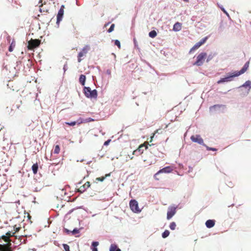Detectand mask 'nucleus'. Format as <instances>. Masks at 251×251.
Here are the masks:
<instances>
[{
	"instance_id": "nucleus-1",
	"label": "nucleus",
	"mask_w": 251,
	"mask_h": 251,
	"mask_svg": "<svg viewBox=\"0 0 251 251\" xmlns=\"http://www.w3.org/2000/svg\"><path fill=\"white\" fill-rule=\"evenodd\" d=\"M249 61L246 62L244 66L239 71H235L232 73L227 74L225 77L221 78L217 82L218 83H222L225 82H229L233 80L234 77H237L244 74L248 69L249 67Z\"/></svg>"
},
{
	"instance_id": "nucleus-2",
	"label": "nucleus",
	"mask_w": 251,
	"mask_h": 251,
	"mask_svg": "<svg viewBox=\"0 0 251 251\" xmlns=\"http://www.w3.org/2000/svg\"><path fill=\"white\" fill-rule=\"evenodd\" d=\"M83 93L85 97L89 99H96L98 97V92L96 89L92 90L90 87L84 86Z\"/></svg>"
},
{
	"instance_id": "nucleus-3",
	"label": "nucleus",
	"mask_w": 251,
	"mask_h": 251,
	"mask_svg": "<svg viewBox=\"0 0 251 251\" xmlns=\"http://www.w3.org/2000/svg\"><path fill=\"white\" fill-rule=\"evenodd\" d=\"M129 206L132 211L135 213H139L141 211L139 208L138 202L135 200L132 199L130 201Z\"/></svg>"
},
{
	"instance_id": "nucleus-4",
	"label": "nucleus",
	"mask_w": 251,
	"mask_h": 251,
	"mask_svg": "<svg viewBox=\"0 0 251 251\" xmlns=\"http://www.w3.org/2000/svg\"><path fill=\"white\" fill-rule=\"evenodd\" d=\"M206 56V53L204 52H201L197 57L196 61L193 63V65L201 66L203 63V59Z\"/></svg>"
},
{
	"instance_id": "nucleus-5",
	"label": "nucleus",
	"mask_w": 251,
	"mask_h": 251,
	"mask_svg": "<svg viewBox=\"0 0 251 251\" xmlns=\"http://www.w3.org/2000/svg\"><path fill=\"white\" fill-rule=\"evenodd\" d=\"M190 139L194 143H197L201 145H202L203 146H205V144L204 143L203 140L200 135L198 134L195 136L192 135L191 136Z\"/></svg>"
},
{
	"instance_id": "nucleus-6",
	"label": "nucleus",
	"mask_w": 251,
	"mask_h": 251,
	"mask_svg": "<svg viewBox=\"0 0 251 251\" xmlns=\"http://www.w3.org/2000/svg\"><path fill=\"white\" fill-rule=\"evenodd\" d=\"M28 43V50H32L34 48H37L40 44V41L38 39H31Z\"/></svg>"
},
{
	"instance_id": "nucleus-7",
	"label": "nucleus",
	"mask_w": 251,
	"mask_h": 251,
	"mask_svg": "<svg viewBox=\"0 0 251 251\" xmlns=\"http://www.w3.org/2000/svg\"><path fill=\"white\" fill-rule=\"evenodd\" d=\"M176 207H175L174 206H170L168 207L167 213V220L171 219L173 217V216L176 214Z\"/></svg>"
},
{
	"instance_id": "nucleus-8",
	"label": "nucleus",
	"mask_w": 251,
	"mask_h": 251,
	"mask_svg": "<svg viewBox=\"0 0 251 251\" xmlns=\"http://www.w3.org/2000/svg\"><path fill=\"white\" fill-rule=\"evenodd\" d=\"M90 49V47L89 45H86L85 47H84L81 50L78 52V62H80L81 61V59L80 58L81 57L85 55L88 51Z\"/></svg>"
},
{
	"instance_id": "nucleus-9",
	"label": "nucleus",
	"mask_w": 251,
	"mask_h": 251,
	"mask_svg": "<svg viewBox=\"0 0 251 251\" xmlns=\"http://www.w3.org/2000/svg\"><path fill=\"white\" fill-rule=\"evenodd\" d=\"M221 108L225 109L226 108V105L224 104H215L209 107V111L211 113L220 111Z\"/></svg>"
},
{
	"instance_id": "nucleus-10",
	"label": "nucleus",
	"mask_w": 251,
	"mask_h": 251,
	"mask_svg": "<svg viewBox=\"0 0 251 251\" xmlns=\"http://www.w3.org/2000/svg\"><path fill=\"white\" fill-rule=\"evenodd\" d=\"M172 171H173L172 168L171 166H168L165 167L160 169L155 174V175H157L158 174L163 173H171Z\"/></svg>"
},
{
	"instance_id": "nucleus-11",
	"label": "nucleus",
	"mask_w": 251,
	"mask_h": 251,
	"mask_svg": "<svg viewBox=\"0 0 251 251\" xmlns=\"http://www.w3.org/2000/svg\"><path fill=\"white\" fill-rule=\"evenodd\" d=\"M207 39H208V37L207 36L203 38L199 42L197 43L193 46V49H196L199 48L200 46H201L202 44H203L206 42V41Z\"/></svg>"
},
{
	"instance_id": "nucleus-12",
	"label": "nucleus",
	"mask_w": 251,
	"mask_h": 251,
	"mask_svg": "<svg viewBox=\"0 0 251 251\" xmlns=\"http://www.w3.org/2000/svg\"><path fill=\"white\" fill-rule=\"evenodd\" d=\"M15 232H13L11 231L7 232L5 235H3L1 236V238L4 239L5 242H8L9 240V238L11 236H14Z\"/></svg>"
},
{
	"instance_id": "nucleus-13",
	"label": "nucleus",
	"mask_w": 251,
	"mask_h": 251,
	"mask_svg": "<svg viewBox=\"0 0 251 251\" xmlns=\"http://www.w3.org/2000/svg\"><path fill=\"white\" fill-rule=\"evenodd\" d=\"M90 187V183L89 181L86 182L83 185L81 186L79 189L78 191L80 193H83L87 189Z\"/></svg>"
},
{
	"instance_id": "nucleus-14",
	"label": "nucleus",
	"mask_w": 251,
	"mask_h": 251,
	"mask_svg": "<svg viewBox=\"0 0 251 251\" xmlns=\"http://www.w3.org/2000/svg\"><path fill=\"white\" fill-rule=\"evenodd\" d=\"M205 226L206 227L208 228H210L213 227L215 224V221L214 220H208L205 222Z\"/></svg>"
},
{
	"instance_id": "nucleus-15",
	"label": "nucleus",
	"mask_w": 251,
	"mask_h": 251,
	"mask_svg": "<svg viewBox=\"0 0 251 251\" xmlns=\"http://www.w3.org/2000/svg\"><path fill=\"white\" fill-rule=\"evenodd\" d=\"M144 146H145L144 145H140L137 150H135L133 152V154H135V155H138L137 153H139V154H140L142 153L143 152V151H144V150L143 149V148Z\"/></svg>"
},
{
	"instance_id": "nucleus-16",
	"label": "nucleus",
	"mask_w": 251,
	"mask_h": 251,
	"mask_svg": "<svg viewBox=\"0 0 251 251\" xmlns=\"http://www.w3.org/2000/svg\"><path fill=\"white\" fill-rule=\"evenodd\" d=\"M173 29L174 31H180L181 29V24L176 22L174 24Z\"/></svg>"
},
{
	"instance_id": "nucleus-17",
	"label": "nucleus",
	"mask_w": 251,
	"mask_h": 251,
	"mask_svg": "<svg viewBox=\"0 0 251 251\" xmlns=\"http://www.w3.org/2000/svg\"><path fill=\"white\" fill-rule=\"evenodd\" d=\"M64 10H63L62 9H59L57 14V18H58V20H62Z\"/></svg>"
},
{
	"instance_id": "nucleus-18",
	"label": "nucleus",
	"mask_w": 251,
	"mask_h": 251,
	"mask_svg": "<svg viewBox=\"0 0 251 251\" xmlns=\"http://www.w3.org/2000/svg\"><path fill=\"white\" fill-rule=\"evenodd\" d=\"M79 81L81 85L84 86L85 84V81H86L85 75H81L79 76Z\"/></svg>"
},
{
	"instance_id": "nucleus-19",
	"label": "nucleus",
	"mask_w": 251,
	"mask_h": 251,
	"mask_svg": "<svg viewBox=\"0 0 251 251\" xmlns=\"http://www.w3.org/2000/svg\"><path fill=\"white\" fill-rule=\"evenodd\" d=\"M240 87H249V90L251 89V81L247 80L243 84L240 86L239 88Z\"/></svg>"
},
{
	"instance_id": "nucleus-20",
	"label": "nucleus",
	"mask_w": 251,
	"mask_h": 251,
	"mask_svg": "<svg viewBox=\"0 0 251 251\" xmlns=\"http://www.w3.org/2000/svg\"><path fill=\"white\" fill-rule=\"evenodd\" d=\"M109 251H121V250L118 247L117 245L115 244L111 245L109 248Z\"/></svg>"
},
{
	"instance_id": "nucleus-21",
	"label": "nucleus",
	"mask_w": 251,
	"mask_h": 251,
	"mask_svg": "<svg viewBox=\"0 0 251 251\" xmlns=\"http://www.w3.org/2000/svg\"><path fill=\"white\" fill-rule=\"evenodd\" d=\"M0 251H10L7 243L3 244H0Z\"/></svg>"
},
{
	"instance_id": "nucleus-22",
	"label": "nucleus",
	"mask_w": 251,
	"mask_h": 251,
	"mask_svg": "<svg viewBox=\"0 0 251 251\" xmlns=\"http://www.w3.org/2000/svg\"><path fill=\"white\" fill-rule=\"evenodd\" d=\"M31 169L33 172V173L35 175L37 173L38 170V165L37 163L34 164L32 167Z\"/></svg>"
},
{
	"instance_id": "nucleus-23",
	"label": "nucleus",
	"mask_w": 251,
	"mask_h": 251,
	"mask_svg": "<svg viewBox=\"0 0 251 251\" xmlns=\"http://www.w3.org/2000/svg\"><path fill=\"white\" fill-rule=\"evenodd\" d=\"M15 45H16V43H15L14 40L13 39L8 48L9 51L12 52L14 48L15 47Z\"/></svg>"
},
{
	"instance_id": "nucleus-24",
	"label": "nucleus",
	"mask_w": 251,
	"mask_h": 251,
	"mask_svg": "<svg viewBox=\"0 0 251 251\" xmlns=\"http://www.w3.org/2000/svg\"><path fill=\"white\" fill-rule=\"evenodd\" d=\"M157 35V32L155 30H153L150 31L149 33V36L151 38H154Z\"/></svg>"
},
{
	"instance_id": "nucleus-25",
	"label": "nucleus",
	"mask_w": 251,
	"mask_h": 251,
	"mask_svg": "<svg viewBox=\"0 0 251 251\" xmlns=\"http://www.w3.org/2000/svg\"><path fill=\"white\" fill-rule=\"evenodd\" d=\"M219 7L221 9V10L228 17H229V15L228 13V12L226 11V10L225 9V8L222 6L220 5L218 3L217 4Z\"/></svg>"
},
{
	"instance_id": "nucleus-26",
	"label": "nucleus",
	"mask_w": 251,
	"mask_h": 251,
	"mask_svg": "<svg viewBox=\"0 0 251 251\" xmlns=\"http://www.w3.org/2000/svg\"><path fill=\"white\" fill-rule=\"evenodd\" d=\"M169 234L170 231L166 229L162 233V237L163 238H166L169 236Z\"/></svg>"
},
{
	"instance_id": "nucleus-27",
	"label": "nucleus",
	"mask_w": 251,
	"mask_h": 251,
	"mask_svg": "<svg viewBox=\"0 0 251 251\" xmlns=\"http://www.w3.org/2000/svg\"><path fill=\"white\" fill-rule=\"evenodd\" d=\"M94 121V119H93L92 118H86L85 120H84L83 121H81L80 122L78 123V124H80L82 123V122L88 123V122H92V121Z\"/></svg>"
},
{
	"instance_id": "nucleus-28",
	"label": "nucleus",
	"mask_w": 251,
	"mask_h": 251,
	"mask_svg": "<svg viewBox=\"0 0 251 251\" xmlns=\"http://www.w3.org/2000/svg\"><path fill=\"white\" fill-rule=\"evenodd\" d=\"M83 228L82 227H81L80 228V229H82ZM71 233L73 234V235H75L76 234H77V233H79V229H78L77 228H75L72 231H71Z\"/></svg>"
},
{
	"instance_id": "nucleus-29",
	"label": "nucleus",
	"mask_w": 251,
	"mask_h": 251,
	"mask_svg": "<svg viewBox=\"0 0 251 251\" xmlns=\"http://www.w3.org/2000/svg\"><path fill=\"white\" fill-rule=\"evenodd\" d=\"M114 42V45L115 46H117L119 49L121 48V43L120 41L119 40L116 39L112 40Z\"/></svg>"
},
{
	"instance_id": "nucleus-30",
	"label": "nucleus",
	"mask_w": 251,
	"mask_h": 251,
	"mask_svg": "<svg viewBox=\"0 0 251 251\" xmlns=\"http://www.w3.org/2000/svg\"><path fill=\"white\" fill-rule=\"evenodd\" d=\"M169 227L171 230H175L176 227V223L174 222L171 223Z\"/></svg>"
},
{
	"instance_id": "nucleus-31",
	"label": "nucleus",
	"mask_w": 251,
	"mask_h": 251,
	"mask_svg": "<svg viewBox=\"0 0 251 251\" xmlns=\"http://www.w3.org/2000/svg\"><path fill=\"white\" fill-rule=\"evenodd\" d=\"M60 151V147L59 145H57L55 146V148L54 149V153L55 154H58Z\"/></svg>"
},
{
	"instance_id": "nucleus-32",
	"label": "nucleus",
	"mask_w": 251,
	"mask_h": 251,
	"mask_svg": "<svg viewBox=\"0 0 251 251\" xmlns=\"http://www.w3.org/2000/svg\"><path fill=\"white\" fill-rule=\"evenodd\" d=\"M99 242L98 241H93L92 243L91 248H97V247L99 245Z\"/></svg>"
},
{
	"instance_id": "nucleus-33",
	"label": "nucleus",
	"mask_w": 251,
	"mask_h": 251,
	"mask_svg": "<svg viewBox=\"0 0 251 251\" xmlns=\"http://www.w3.org/2000/svg\"><path fill=\"white\" fill-rule=\"evenodd\" d=\"M63 247L65 251H70V247L66 244H63Z\"/></svg>"
},
{
	"instance_id": "nucleus-34",
	"label": "nucleus",
	"mask_w": 251,
	"mask_h": 251,
	"mask_svg": "<svg viewBox=\"0 0 251 251\" xmlns=\"http://www.w3.org/2000/svg\"><path fill=\"white\" fill-rule=\"evenodd\" d=\"M114 27H115V25L114 24H112L110 27H109V28L107 30V32L108 33H111L112 32L113 30H114Z\"/></svg>"
},
{
	"instance_id": "nucleus-35",
	"label": "nucleus",
	"mask_w": 251,
	"mask_h": 251,
	"mask_svg": "<svg viewBox=\"0 0 251 251\" xmlns=\"http://www.w3.org/2000/svg\"><path fill=\"white\" fill-rule=\"evenodd\" d=\"M204 147H205L206 148V149L207 151H216L217 150V149L216 148L209 147L206 146V145Z\"/></svg>"
},
{
	"instance_id": "nucleus-36",
	"label": "nucleus",
	"mask_w": 251,
	"mask_h": 251,
	"mask_svg": "<svg viewBox=\"0 0 251 251\" xmlns=\"http://www.w3.org/2000/svg\"><path fill=\"white\" fill-rule=\"evenodd\" d=\"M133 42H134V44L135 47L139 50V51H140V49L138 47V44H137V42L135 38H134V39H133Z\"/></svg>"
},
{
	"instance_id": "nucleus-37",
	"label": "nucleus",
	"mask_w": 251,
	"mask_h": 251,
	"mask_svg": "<svg viewBox=\"0 0 251 251\" xmlns=\"http://www.w3.org/2000/svg\"><path fill=\"white\" fill-rule=\"evenodd\" d=\"M76 124V121H73L71 122H66V124L70 126H74Z\"/></svg>"
},
{
	"instance_id": "nucleus-38",
	"label": "nucleus",
	"mask_w": 251,
	"mask_h": 251,
	"mask_svg": "<svg viewBox=\"0 0 251 251\" xmlns=\"http://www.w3.org/2000/svg\"><path fill=\"white\" fill-rule=\"evenodd\" d=\"M213 55H212V54H209L208 56H207L206 62H208V61L211 60L213 58Z\"/></svg>"
},
{
	"instance_id": "nucleus-39",
	"label": "nucleus",
	"mask_w": 251,
	"mask_h": 251,
	"mask_svg": "<svg viewBox=\"0 0 251 251\" xmlns=\"http://www.w3.org/2000/svg\"><path fill=\"white\" fill-rule=\"evenodd\" d=\"M63 231L65 232L67 234H69L72 232L71 230H70L68 229L65 228V227L63 228Z\"/></svg>"
},
{
	"instance_id": "nucleus-40",
	"label": "nucleus",
	"mask_w": 251,
	"mask_h": 251,
	"mask_svg": "<svg viewBox=\"0 0 251 251\" xmlns=\"http://www.w3.org/2000/svg\"><path fill=\"white\" fill-rule=\"evenodd\" d=\"M68 67L67 63H66L63 66L64 73H65L66 72V71L68 70Z\"/></svg>"
},
{
	"instance_id": "nucleus-41",
	"label": "nucleus",
	"mask_w": 251,
	"mask_h": 251,
	"mask_svg": "<svg viewBox=\"0 0 251 251\" xmlns=\"http://www.w3.org/2000/svg\"><path fill=\"white\" fill-rule=\"evenodd\" d=\"M105 179V177H97L96 178V180H98V181H103Z\"/></svg>"
},
{
	"instance_id": "nucleus-42",
	"label": "nucleus",
	"mask_w": 251,
	"mask_h": 251,
	"mask_svg": "<svg viewBox=\"0 0 251 251\" xmlns=\"http://www.w3.org/2000/svg\"><path fill=\"white\" fill-rule=\"evenodd\" d=\"M111 142V140L110 139H108L107 140V141H106L104 143V144L103 145L104 146H107L108 145H109V143Z\"/></svg>"
},
{
	"instance_id": "nucleus-43",
	"label": "nucleus",
	"mask_w": 251,
	"mask_h": 251,
	"mask_svg": "<svg viewBox=\"0 0 251 251\" xmlns=\"http://www.w3.org/2000/svg\"><path fill=\"white\" fill-rule=\"evenodd\" d=\"M61 21H62V20H59V21H58V18H57V20H56V25H57V27H59V23H60V22Z\"/></svg>"
},
{
	"instance_id": "nucleus-44",
	"label": "nucleus",
	"mask_w": 251,
	"mask_h": 251,
	"mask_svg": "<svg viewBox=\"0 0 251 251\" xmlns=\"http://www.w3.org/2000/svg\"><path fill=\"white\" fill-rule=\"evenodd\" d=\"M144 62L146 63L150 68H151V66L149 62H147L146 60H144Z\"/></svg>"
},
{
	"instance_id": "nucleus-45",
	"label": "nucleus",
	"mask_w": 251,
	"mask_h": 251,
	"mask_svg": "<svg viewBox=\"0 0 251 251\" xmlns=\"http://www.w3.org/2000/svg\"><path fill=\"white\" fill-rule=\"evenodd\" d=\"M106 73L108 75H111V71L110 70L108 69L106 70Z\"/></svg>"
},
{
	"instance_id": "nucleus-46",
	"label": "nucleus",
	"mask_w": 251,
	"mask_h": 251,
	"mask_svg": "<svg viewBox=\"0 0 251 251\" xmlns=\"http://www.w3.org/2000/svg\"><path fill=\"white\" fill-rule=\"evenodd\" d=\"M74 210V209H72L71 210H70L68 213H67V214H71L73 211Z\"/></svg>"
},
{
	"instance_id": "nucleus-47",
	"label": "nucleus",
	"mask_w": 251,
	"mask_h": 251,
	"mask_svg": "<svg viewBox=\"0 0 251 251\" xmlns=\"http://www.w3.org/2000/svg\"><path fill=\"white\" fill-rule=\"evenodd\" d=\"M154 135H155V134H153V135L152 136H151L150 142H151L152 141V139L154 138Z\"/></svg>"
},
{
	"instance_id": "nucleus-48",
	"label": "nucleus",
	"mask_w": 251,
	"mask_h": 251,
	"mask_svg": "<svg viewBox=\"0 0 251 251\" xmlns=\"http://www.w3.org/2000/svg\"><path fill=\"white\" fill-rule=\"evenodd\" d=\"M6 38H7V41H8L9 42H10V36L9 35H7V37H6Z\"/></svg>"
},
{
	"instance_id": "nucleus-49",
	"label": "nucleus",
	"mask_w": 251,
	"mask_h": 251,
	"mask_svg": "<svg viewBox=\"0 0 251 251\" xmlns=\"http://www.w3.org/2000/svg\"><path fill=\"white\" fill-rule=\"evenodd\" d=\"M91 249H92V251H98L97 248H91Z\"/></svg>"
},
{
	"instance_id": "nucleus-50",
	"label": "nucleus",
	"mask_w": 251,
	"mask_h": 251,
	"mask_svg": "<svg viewBox=\"0 0 251 251\" xmlns=\"http://www.w3.org/2000/svg\"><path fill=\"white\" fill-rule=\"evenodd\" d=\"M148 145H149V146H151L153 145V144L150 145V144H148V145H146V146H145V149H148Z\"/></svg>"
},
{
	"instance_id": "nucleus-51",
	"label": "nucleus",
	"mask_w": 251,
	"mask_h": 251,
	"mask_svg": "<svg viewBox=\"0 0 251 251\" xmlns=\"http://www.w3.org/2000/svg\"><path fill=\"white\" fill-rule=\"evenodd\" d=\"M196 49H193V47L190 49L189 51V53H191L193 50H195Z\"/></svg>"
},
{
	"instance_id": "nucleus-52",
	"label": "nucleus",
	"mask_w": 251,
	"mask_h": 251,
	"mask_svg": "<svg viewBox=\"0 0 251 251\" xmlns=\"http://www.w3.org/2000/svg\"><path fill=\"white\" fill-rule=\"evenodd\" d=\"M64 8H65V6H64V5H62L61 6V7H60V9H62L63 10H64Z\"/></svg>"
},
{
	"instance_id": "nucleus-53",
	"label": "nucleus",
	"mask_w": 251,
	"mask_h": 251,
	"mask_svg": "<svg viewBox=\"0 0 251 251\" xmlns=\"http://www.w3.org/2000/svg\"><path fill=\"white\" fill-rule=\"evenodd\" d=\"M61 192L63 193L64 192V195H66V192H64V190L63 189H61Z\"/></svg>"
},
{
	"instance_id": "nucleus-54",
	"label": "nucleus",
	"mask_w": 251,
	"mask_h": 251,
	"mask_svg": "<svg viewBox=\"0 0 251 251\" xmlns=\"http://www.w3.org/2000/svg\"><path fill=\"white\" fill-rule=\"evenodd\" d=\"M27 217H28V219H30V218H31V217H30V216L29 215H28Z\"/></svg>"
},
{
	"instance_id": "nucleus-55",
	"label": "nucleus",
	"mask_w": 251,
	"mask_h": 251,
	"mask_svg": "<svg viewBox=\"0 0 251 251\" xmlns=\"http://www.w3.org/2000/svg\"><path fill=\"white\" fill-rule=\"evenodd\" d=\"M16 107H17V108H19V107H20V105H16Z\"/></svg>"
},
{
	"instance_id": "nucleus-56",
	"label": "nucleus",
	"mask_w": 251,
	"mask_h": 251,
	"mask_svg": "<svg viewBox=\"0 0 251 251\" xmlns=\"http://www.w3.org/2000/svg\"><path fill=\"white\" fill-rule=\"evenodd\" d=\"M183 1H186V2H188L189 1V0H183Z\"/></svg>"
},
{
	"instance_id": "nucleus-57",
	"label": "nucleus",
	"mask_w": 251,
	"mask_h": 251,
	"mask_svg": "<svg viewBox=\"0 0 251 251\" xmlns=\"http://www.w3.org/2000/svg\"><path fill=\"white\" fill-rule=\"evenodd\" d=\"M133 156H130V159H133Z\"/></svg>"
},
{
	"instance_id": "nucleus-58",
	"label": "nucleus",
	"mask_w": 251,
	"mask_h": 251,
	"mask_svg": "<svg viewBox=\"0 0 251 251\" xmlns=\"http://www.w3.org/2000/svg\"><path fill=\"white\" fill-rule=\"evenodd\" d=\"M109 23H107V24H106V25H109Z\"/></svg>"
},
{
	"instance_id": "nucleus-59",
	"label": "nucleus",
	"mask_w": 251,
	"mask_h": 251,
	"mask_svg": "<svg viewBox=\"0 0 251 251\" xmlns=\"http://www.w3.org/2000/svg\"><path fill=\"white\" fill-rule=\"evenodd\" d=\"M95 215H96V214H93V215H92V217H94Z\"/></svg>"
},
{
	"instance_id": "nucleus-60",
	"label": "nucleus",
	"mask_w": 251,
	"mask_h": 251,
	"mask_svg": "<svg viewBox=\"0 0 251 251\" xmlns=\"http://www.w3.org/2000/svg\"><path fill=\"white\" fill-rule=\"evenodd\" d=\"M40 11L41 12H42V9L40 8Z\"/></svg>"
},
{
	"instance_id": "nucleus-61",
	"label": "nucleus",
	"mask_w": 251,
	"mask_h": 251,
	"mask_svg": "<svg viewBox=\"0 0 251 251\" xmlns=\"http://www.w3.org/2000/svg\"><path fill=\"white\" fill-rule=\"evenodd\" d=\"M110 176V174L107 175H106V176Z\"/></svg>"
},
{
	"instance_id": "nucleus-62",
	"label": "nucleus",
	"mask_w": 251,
	"mask_h": 251,
	"mask_svg": "<svg viewBox=\"0 0 251 251\" xmlns=\"http://www.w3.org/2000/svg\"><path fill=\"white\" fill-rule=\"evenodd\" d=\"M113 54L115 56H116V54H114V53H113Z\"/></svg>"
},
{
	"instance_id": "nucleus-63",
	"label": "nucleus",
	"mask_w": 251,
	"mask_h": 251,
	"mask_svg": "<svg viewBox=\"0 0 251 251\" xmlns=\"http://www.w3.org/2000/svg\"><path fill=\"white\" fill-rule=\"evenodd\" d=\"M0 238H1V237H0Z\"/></svg>"
}]
</instances>
